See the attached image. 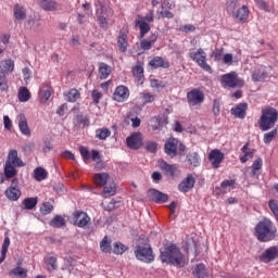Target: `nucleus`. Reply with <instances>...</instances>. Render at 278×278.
<instances>
[{
	"label": "nucleus",
	"mask_w": 278,
	"mask_h": 278,
	"mask_svg": "<svg viewBox=\"0 0 278 278\" xmlns=\"http://www.w3.org/2000/svg\"><path fill=\"white\" fill-rule=\"evenodd\" d=\"M17 122L21 134H23V136H31V129H29V124L27 123L25 114L21 113L17 115Z\"/></svg>",
	"instance_id": "19"
},
{
	"label": "nucleus",
	"mask_w": 278,
	"mask_h": 278,
	"mask_svg": "<svg viewBox=\"0 0 278 278\" xmlns=\"http://www.w3.org/2000/svg\"><path fill=\"white\" fill-rule=\"evenodd\" d=\"M135 256L139 262H144L146 264H151L155 261V255H153V249L149 243V238L139 237L138 243L135 248Z\"/></svg>",
	"instance_id": "3"
},
{
	"label": "nucleus",
	"mask_w": 278,
	"mask_h": 278,
	"mask_svg": "<svg viewBox=\"0 0 278 278\" xmlns=\"http://www.w3.org/2000/svg\"><path fill=\"white\" fill-rule=\"evenodd\" d=\"M8 249H10V238L5 237L1 248L0 264H3V262H5V255H8Z\"/></svg>",
	"instance_id": "46"
},
{
	"label": "nucleus",
	"mask_w": 278,
	"mask_h": 278,
	"mask_svg": "<svg viewBox=\"0 0 278 278\" xmlns=\"http://www.w3.org/2000/svg\"><path fill=\"white\" fill-rule=\"evenodd\" d=\"M241 152L243 153V155L240 156L241 164H247V162L253 160V156L255 155V149L249 148V143L241 148Z\"/></svg>",
	"instance_id": "26"
},
{
	"label": "nucleus",
	"mask_w": 278,
	"mask_h": 278,
	"mask_svg": "<svg viewBox=\"0 0 278 278\" xmlns=\"http://www.w3.org/2000/svg\"><path fill=\"white\" fill-rule=\"evenodd\" d=\"M197 182V180H194V177L192 175H188L186 177V179H184L179 186H178V190L180 192H190V190H192L194 188V184Z\"/></svg>",
	"instance_id": "17"
},
{
	"label": "nucleus",
	"mask_w": 278,
	"mask_h": 278,
	"mask_svg": "<svg viewBox=\"0 0 278 278\" xmlns=\"http://www.w3.org/2000/svg\"><path fill=\"white\" fill-rule=\"evenodd\" d=\"M103 98V93H101V91L94 89L91 93V99L93 101V103H96V105H98V103L101 101V99Z\"/></svg>",
	"instance_id": "58"
},
{
	"label": "nucleus",
	"mask_w": 278,
	"mask_h": 278,
	"mask_svg": "<svg viewBox=\"0 0 278 278\" xmlns=\"http://www.w3.org/2000/svg\"><path fill=\"white\" fill-rule=\"evenodd\" d=\"M187 160L191 166H199L201 164V157L199 156V153L191 152L188 154Z\"/></svg>",
	"instance_id": "44"
},
{
	"label": "nucleus",
	"mask_w": 278,
	"mask_h": 278,
	"mask_svg": "<svg viewBox=\"0 0 278 278\" xmlns=\"http://www.w3.org/2000/svg\"><path fill=\"white\" fill-rule=\"evenodd\" d=\"M164 149L169 157H177V155H185L186 153V146L173 137L165 141Z\"/></svg>",
	"instance_id": "5"
},
{
	"label": "nucleus",
	"mask_w": 278,
	"mask_h": 278,
	"mask_svg": "<svg viewBox=\"0 0 278 278\" xmlns=\"http://www.w3.org/2000/svg\"><path fill=\"white\" fill-rule=\"evenodd\" d=\"M262 166H264V161L262 157L256 159L252 164V174L255 177L257 175V170H262Z\"/></svg>",
	"instance_id": "50"
},
{
	"label": "nucleus",
	"mask_w": 278,
	"mask_h": 278,
	"mask_svg": "<svg viewBox=\"0 0 278 278\" xmlns=\"http://www.w3.org/2000/svg\"><path fill=\"white\" fill-rule=\"evenodd\" d=\"M157 166L168 177H177V175L179 174V168H177V165H170L166 163L164 160H159Z\"/></svg>",
	"instance_id": "14"
},
{
	"label": "nucleus",
	"mask_w": 278,
	"mask_h": 278,
	"mask_svg": "<svg viewBox=\"0 0 278 278\" xmlns=\"http://www.w3.org/2000/svg\"><path fill=\"white\" fill-rule=\"evenodd\" d=\"M74 224L77 227H87V225L90 223V217L88 214L84 211H76L73 214Z\"/></svg>",
	"instance_id": "15"
},
{
	"label": "nucleus",
	"mask_w": 278,
	"mask_h": 278,
	"mask_svg": "<svg viewBox=\"0 0 278 278\" xmlns=\"http://www.w3.org/2000/svg\"><path fill=\"white\" fill-rule=\"evenodd\" d=\"M148 194L154 203H166L168 201V195L165 193H162L155 189H150L148 191Z\"/></svg>",
	"instance_id": "22"
},
{
	"label": "nucleus",
	"mask_w": 278,
	"mask_h": 278,
	"mask_svg": "<svg viewBox=\"0 0 278 278\" xmlns=\"http://www.w3.org/2000/svg\"><path fill=\"white\" fill-rule=\"evenodd\" d=\"M112 176H110V174L106 172L96 173L92 176V181L97 188H103L104 186L110 184Z\"/></svg>",
	"instance_id": "12"
},
{
	"label": "nucleus",
	"mask_w": 278,
	"mask_h": 278,
	"mask_svg": "<svg viewBox=\"0 0 278 278\" xmlns=\"http://www.w3.org/2000/svg\"><path fill=\"white\" fill-rule=\"evenodd\" d=\"M142 99L144 103H153V101H155V96L150 92H143Z\"/></svg>",
	"instance_id": "61"
},
{
	"label": "nucleus",
	"mask_w": 278,
	"mask_h": 278,
	"mask_svg": "<svg viewBox=\"0 0 278 278\" xmlns=\"http://www.w3.org/2000/svg\"><path fill=\"white\" fill-rule=\"evenodd\" d=\"M98 24L101 29H109L110 25L108 24V17L105 15L98 16Z\"/></svg>",
	"instance_id": "55"
},
{
	"label": "nucleus",
	"mask_w": 278,
	"mask_h": 278,
	"mask_svg": "<svg viewBox=\"0 0 278 278\" xmlns=\"http://www.w3.org/2000/svg\"><path fill=\"white\" fill-rule=\"evenodd\" d=\"M79 153L85 162H88V160H91V154L88 148L80 146Z\"/></svg>",
	"instance_id": "54"
},
{
	"label": "nucleus",
	"mask_w": 278,
	"mask_h": 278,
	"mask_svg": "<svg viewBox=\"0 0 278 278\" xmlns=\"http://www.w3.org/2000/svg\"><path fill=\"white\" fill-rule=\"evenodd\" d=\"M269 210H271L274 216L276 217V220L278 219V203L277 200H270L269 203Z\"/></svg>",
	"instance_id": "56"
},
{
	"label": "nucleus",
	"mask_w": 278,
	"mask_h": 278,
	"mask_svg": "<svg viewBox=\"0 0 278 278\" xmlns=\"http://www.w3.org/2000/svg\"><path fill=\"white\" fill-rule=\"evenodd\" d=\"M189 58L206 73H210L211 75L214 73L212 66L207 64V53L205 50H203V48H199L197 51L189 52Z\"/></svg>",
	"instance_id": "7"
},
{
	"label": "nucleus",
	"mask_w": 278,
	"mask_h": 278,
	"mask_svg": "<svg viewBox=\"0 0 278 278\" xmlns=\"http://www.w3.org/2000/svg\"><path fill=\"white\" fill-rule=\"evenodd\" d=\"M135 25L140 29V38H144V36L151 31V26L148 22H144V20H136Z\"/></svg>",
	"instance_id": "31"
},
{
	"label": "nucleus",
	"mask_w": 278,
	"mask_h": 278,
	"mask_svg": "<svg viewBox=\"0 0 278 278\" xmlns=\"http://www.w3.org/2000/svg\"><path fill=\"white\" fill-rule=\"evenodd\" d=\"M12 73H14V60H2L0 62V90H8V77L5 75H10Z\"/></svg>",
	"instance_id": "6"
},
{
	"label": "nucleus",
	"mask_w": 278,
	"mask_h": 278,
	"mask_svg": "<svg viewBox=\"0 0 278 278\" xmlns=\"http://www.w3.org/2000/svg\"><path fill=\"white\" fill-rule=\"evenodd\" d=\"M278 255V248L277 247H270L261 255V262H264L265 264H268L275 260Z\"/></svg>",
	"instance_id": "20"
},
{
	"label": "nucleus",
	"mask_w": 278,
	"mask_h": 278,
	"mask_svg": "<svg viewBox=\"0 0 278 278\" xmlns=\"http://www.w3.org/2000/svg\"><path fill=\"white\" fill-rule=\"evenodd\" d=\"M249 105L247 103H240L233 109H231V114L237 118H245L247 117V109Z\"/></svg>",
	"instance_id": "29"
},
{
	"label": "nucleus",
	"mask_w": 278,
	"mask_h": 278,
	"mask_svg": "<svg viewBox=\"0 0 278 278\" xmlns=\"http://www.w3.org/2000/svg\"><path fill=\"white\" fill-rule=\"evenodd\" d=\"M14 16L16 21H25L27 14L25 13V8L16 4L14 7Z\"/></svg>",
	"instance_id": "43"
},
{
	"label": "nucleus",
	"mask_w": 278,
	"mask_h": 278,
	"mask_svg": "<svg viewBox=\"0 0 278 278\" xmlns=\"http://www.w3.org/2000/svg\"><path fill=\"white\" fill-rule=\"evenodd\" d=\"M43 262L47 266L48 273H53V270H58V256L53 254H48L45 256Z\"/></svg>",
	"instance_id": "25"
},
{
	"label": "nucleus",
	"mask_w": 278,
	"mask_h": 278,
	"mask_svg": "<svg viewBox=\"0 0 278 278\" xmlns=\"http://www.w3.org/2000/svg\"><path fill=\"white\" fill-rule=\"evenodd\" d=\"M4 175H5L7 179H12V177H15L16 176V166H14L10 163H5Z\"/></svg>",
	"instance_id": "45"
},
{
	"label": "nucleus",
	"mask_w": 278,
	"mask_h": 278,
	"mask_svg": "<svg viewBox=\"0 0 278 278\" xmlns=\"http://www.w3.org/2000/svg\"><path fill=\"white\" fill-rule=\"evenodd\" d=\"M146 149H147V151H149V153H155V151H157V142L148 141L146 143Z\"/></svg>",
	"instance_id": "59"
},
{
	"label": "nucleus",
	"mask_w": 278,
	"mask_h": 278,
	"mask_svg": "<svg viewBox=\"0 0 278 278\" xmlns=\"http://www.w3.org/2000/svg\"><path fill=\"white\" fill-rule=\"evenodd\" d=\"M3 125L7 131H12V119H10V116L8 115L3 116Z\"/></svg>",
	"instance_id": "63"
},
{
	"label": "nucleus",
	"mask_w": 278,
	"mask_h": 278,
	"mask_svg": "<svg viewBox=\"0 0 278 278\" xmlns=\"http://www.w3.org/2000/svg\"><path fill=\"white\" fill-rule=\"evenodd\" d=\"M161 262L172 264L177 268H184L186 266V256L177 245L170 244L161 250Z\"/></svg>",
	"instance_id": "1"
},
{
	"label": "nucleus",
	"mask_w": 278,
	"mask_h": 278,
	"mask_svg": "<svg viewBox=\"0 0 278 278\" xmlns=\"http://www.w3.org/2000/svg\"><path fill=\"white\" fill-rule=\"evenodd\" d=\"M23 203L25 210H34L38 205V198H26Z\"/></svg>",
	"instance_id": "47"
},
{
	"label": "nucleus",
	"mask_w": 278,
	"mask_h": 278,
	"mask_svg": "<svg viewBox=\"0 0 278 278\" xmlns=\"http://www.w3.org/2000/svg\"><path fill=\"white\" fill-rule=\"evenodd\" d=\"M219 81L223 88H242L244 86V80L238 77L236 72L222 75Z\"/></svg>",
	"instance_id": "8"
},
{
	"label": "nucleus",
	"mask_w": 278,
	"mask_h": 278,
	"mask_svg": "<svg viewBox=\"0 0 278 278\" xmlns=\"http://www.w3.org/2000/svg\"><path fill=\"white\" fill-rule=\"evenodd\" d=\"M250 14H251V11L249 10V7L242 5L237 10L233 16L235 18H238L239 23H247V21H249Z\"/></svg>",
	"instance_id": "24"
},
{
	"label": "nucleus",
	"mask_w": 278,
	"mask_h": 278,
	"mask_svg": "<svg viewBox=\"0 0 278 278\" xmlns=\"http://www.w3.org/2000/svg\"><path fill=\"white\" fill-rule=\"evenodd\" d=\"M103 190L101 191V197L103 199H110V197H114L116 194V182L114 180H109L106 185H104Z\"/></svg>",
	"instance_id": "18"
},
{
	"label": "nucleus",
	"mask_w": 278,
	"mask_h": 278,
	"mask_svg": "<svg viewBox=\"0 0 278 278\" xmlns=\"http://www.w3.org/2000/svg\"><path fill=\"white\" fill-rule=\"evenodd\" d=\"M149 65L152 68H170V62L162 56H154L150 60Z\"/></svg>",
	"instance_id": "21"
},
{
	"label": "nucleus",
	"mask_w": 278,
	"mask_h": 278,
	"mask_svg": "<svg viewBox=\"0 0 278 278\" xmlns=\"http://www.w3.org/2000/svg\"><path fill=\"white\" fill-rule=\"evenodd\" d=\"M129 30L125 27H123L119 30V35L117 37V47L122 53H125L127 51V47L129 46Z\"/></svg>",
	"instance_id": "13"
},
{
	"label": "nucleus",
	"mask_w": 278,
	"mask_h": 278,
	"mask_svg": "<svg viewBox=\"0 0 278 278\" xmlns=\"http://www.w3.org/2000/svg\"><path fill=\"white\" fill-rule=\"evenodd\" d=\"M39 7L48 12H54V10H58V3L52 0H40Z\"/></svg>",
	"instance_id": "37"
},
{
	"label": "nucleus",
	"mask_w": 278,
	"mask_h": 278,
	"mask_svg": "<svg viewBox=\"0 0 278 278\" xmlns=\"http://www.w3.org/2000/svg\"><path fill=\"white\" fill-rule=\"evenodd\" d=\"M213 114L215 116H218V114H220V101L216 99L213 101Z\"/></svg>",
	"instance_id": "64"
},
{
	"label": "nucleus",
	"mask_w": 278,
	"mask_h": 278,
	"mask_svg": "<svg viewBox=\"0 0 278 278\" xmlns=\"http://www.w3.org/2000/svg\"><path fill=\"white\" fill-rule=\"evenodd\" d=\"M187 101L190 108H197V105H201L205 101V93L200 89H192L187 93Z\"/></svg>",
	"instance_id": "9"
},
{
	"label": "nucleus",
	"mask_w": 278,
	"mask_h": 278,
	"mask_svg": "<svg viewBox=\"0 0 278 278\" xmlns=\"http://www.w3.org/2000/svg\"><path fill=\"white\" fill-rule=\"evenodd\" d=\"M222 60H223L224 64H227L228 66H231V64H233V54L226 53V54H224Z\"/></svg>",
	"instance_id": "62"
},
{
	"label": "nucleus",
	"mask_w": 278,
	"mask_h": 278,
	"mask_svg": "<svg viewBox=\"0 0 278 278\" xmlns=\"http://www.w3.org/2000/svg\"><path fill=\"white\" fill-rule=\"evenodd\" d=\"M268 79V72H266V67L264 65L258 66L252 73V81H264Z\"/></svg>",
	"instance_id": "23"
},
{
	"label": "nucleus",
	"mask_w": 278,
	"mask_h": 278,
	"mask_svg": "<svg viewBox=\"0 0 278 278\" xmlns=\"http://www.w3.org/2000/svg\"><path fill=\"white\" fill-rule=\"evenodd\" d=\"M126 144L129 149H140V147H142V134L135 132L131 136L127 137Z\"/></svg>",
	"instance_id": "16"
},
{
	"label": "nucleus",
	"mask_w": 278,
	"mask_h": 278,
	"mask_svg": "<svg viewBox=\"0 0 278 278\" xmlns=\"http://www.w3.org/2000/svg\"><path fill=\"white\" fill-rule=\"evenodd\" d=\"M7 164H11L13 166H24L23 161L18 159V152L16 150H10L8 154Z\"/></svg>",
	"instance_id": "28"
},
{
	"label": "nucleus",
	"mask_w": 278,
	"mask_h": 278,
	"mask_svg": "<svg viewBox=\"0 0 278 278\" xmlns=\"http://www.w3.org/2000/svg\"><path fill=\"white\" fill-rule=\"evenodd\" d=\"M278 121V111L273 106H265L261 111V117L258 119V127L261 131H268L273 129Z\"/></svg>",
	"instance_id": "4"
},
{
	"label": "nucleus",
	"mask_w": 278,
	"mask_h": 278,
	"mask_svg": "<svg viewBox=\"0 0 278 278\" xmlns=\"http://www.w3.org/2000/svg\"><path fill=\"white\" fill-rule=\"evenodd\" d=\"M53 212V204L51 202H43L40 207V213L43 216H47V214H51Z\"/></svg>",
	"instance_id": "52"
},
{
	"label": "nucleus",
	"mask_w": 278,
	"mask_h": 278,
	"mask_svg": "<svg viewBox=\"0 0 278 278\" xmlns=\"http://www.w3.org/2000/svg\"><path fill=\"white\" fill-rule=\"evenodd\" d=\"M151 127H152L153 131H157V129H160L162 127V118L153 117L151 119Z\"/></svg>",
	"instance_id": "57"
},
{
	"label": "nucleus",
	"mask_w": 278,
	"mask_h": 278,
	"mask_svg": "<svg viewBox=\"0 0 278 278\" xmlns=\"http://www.w3.org/2000/svg\"><path fill=\"white\" fill-rule=\"evenodd\" d=\"M224 161L225 154L220 150L214 149L208 153V162L212 165V168H220Z\"/></svg>",
	"instance_id": "10"
},
{
	"label": "nucleus",
	"mask_w": 278,
	"mask_h": 278,
	"mask_svg": "<svg viewBox=\"0 0 278 278\" xmlns=\"http://www.w3.org/2000/svg\"><path fill=\"white\" fill-rule=\"evenodd\" d=\"M129 88L125 85H119L115 88V91L113 93V101H116L117 103H125L127 99H129Z\"/></svg>",
	"instance_id": "11"
},
{
	"label": "nucleus",
	"mask_w": 278,
	"mask_h": 278,
	"mask_svg": "<svg viewBox=\"0 0 278 278\" xmlns=\"http://www.w3.org/2000/svg\"><path fill=\"white\" fill-rule=\"evenodd\" d=\"M132 75H134L137 84L144 83V67H142V65H140V64L135 65L132 67Z\"/></svg>",
	"instance_id": "30"
},
{
	"label": "nucleus",
	"mask_w": 278,
	"mask_h": 278,
	"mask_svg": "<svg viewBox=\"0 0 278 278\" xmlns=\"http://www.w3.org/2000/svg\"><path fill=\"white\" fill-rule=\"evenodd\" d=\"M40 103H47L51 99V87L48 84H43L39 90Z\"/></svg>",
	"instance_id": "27"
},
{
	"label": "nucleus",
	"mask_w": 278,
	"mask_h": 278,
	"mask_svg": "<svg viewBox=\"0 0 278 278\" xmlns=\"http://www.w3.org/2000/svg\"><path fill=\"white\" fill-rule=\"evenodd\" d=\"M100 251L102 253H112V240L105 236L100 242Z\"/></svg>",
	"instance_id": "39"
},
{
	"label": "nucleus",
	"mask_w": 278,
	"mask_h": 278,
	"mask_svg": "<svg viewBox=\"0 0 278 278\" xmlns=\"http://www.w3.org/2000/svg\"><path fill=\"white\" fill-rule=\"evenodd\" d=\"M193 277L197 278H206L208 277V271L207 268L205 267V265L203 263H200L198 265H195L193 271H192Z\"/></svg>",
	"instance_id": "33"
},
{
	"label": "nucleus",
	"mask_w": 278,
	"mask_h": 278,
	"mask_svg": "<svg viewBox=\"0 0 278 278\" xmlns=\"http://www.w3.org/2000/svg\"><path fill=\"white\" fill-rule=\"evenodd\" d=\"M34 177H35L36 181H45V179H47V177H49V173L42 167H37L34 170Z\"/></svg>",
	"instance_id": "40"
},
{
	"label": "nucleus",
	"mask_w": 278,
	"mask_h": 278,
	"mask_svg": "<svg viewBox=\"0 0 278 278\" xmlns=\"http://www.w3.org/2000/svg\"><path fill=\"white\" fill-rule=\"evenodd\" d=\"M9 275H13V277L18 278H27V269L21 266H17L9 271Z\"/></svg>",
	"instance_id": "42"
},
{
	"label": "nucleus",
	"mask_w": 278,
	"mask_h": 278,
	"mask_svg": "<svg viewBox=\"0 0 278 278\" xmlns=\"http://www.w3.org/2000/svg\"><path fill=\"white\" fill-rule=\"evenodd\" d=\"M223 190H225V192H227L228 188H233V186H236V180L230 179V180H224L220 184Z\"/></svg>",
	"instance_id": "60"
},
{
	"label": "nucleus",
	"mask_w": 278,
	"mask_h": 278,
	"mask_svg": "<svg viewBox=\"0 0 278 278\" xmlns=\"http://www.w3.org/2000/svg\"><path fill=\"white\" fill-rule=\"evenodd\" d=\"M17 97L21 103H27L31 99V92L27 87H20Z\"/></svg>",
	"instance_id": "35"
},
{
	"label": "nucleus",
	"mask_w": 278,
	"mask_h": 278,
	"mask_svg": "<svg viewBox=\"0 0 278 278\" xmlns=\"http://www.w3.org/2000/svg\"><path fill=\"white\" fill-rule=\"evenodd\" d=\"M155 42H157V35L152 34L150 36V39L141 40L140 47L143 51H151V48L153 47V45H155Z\"/></svg>",
	"instance_id": "32"
},
{
	"label": "nucleus",
	"mask_w": 278,
	"mask_h": 278,
	"mask_svg": "<svg viewBox=\"0 0 278 278\" xmlns=\"http://www.w3.org/2000/svg\"><path fill=\"white\" fill-rule=\"evenodd\" d=\"M112 73V67L106 63L99 64V77L100 79H108Z\"/></svg>",
	"instance_id": "36"
},
{
	"label": "nucleus",
	"mask_w": 278,
	"mask_h": 278,
	"mask_svg": "<svg viewBox=\"0 0 278 278\" xmlns=\"http://www.w3.org/2000/svg\"><path fill=\"white\" fill-rule=\"evenodd\" d=\"M127 251V247L121 242H115L113 244V253L115 255H123Z\"/></svg>",
	"instance_id": "49"
},
{
	"label": "nucleus",
	"mask_w": 278,
	"mask_h": 278,
	"mask_svg": "<svg viewBox=\"0 0 278 278\" xmlns=\"http://www.w3.org/2000/svg\"><path fill=\"white\" fill-rule=\"evenodd\" d=\"M67 101H70V103H75V101H77V99H79V97H81V93H79V90L77 89H71L67 94Z\"/></svg>",
	"instance_id": "48"
},
{
	"label": "nucleus",
	"mask_w": 278,
	"mask_h": 278,
	"mask_svg": "<svg viewBox=\"0 0 278 278\" xmlns=\"http://www.w3.org/2000/svg\"><path fill=\"white\" fill-rule=\"evenodd\" d=\"M5 197L9 198L10 201H18V199H21V190L18 187H10L5 190Z\"/></svg>",
	"instance_id": "34"
},
{
	"label": "nucleus",
	"mask_w": 278,
	"mask_h": 278,
	"mask_svg": "<svg viewBox=\"0 0 278 278\" xmlns=\"http://www.w3.org/2000/svg\"><path fill=\"white\" fill-rule=\"evenodd\" d=\"M225 49L223 48H216L212 54L211 58H214L215 62H220L224 58Z\"/></svg>",
	"instance_id": "51"
},
{
	"label": "nucleus",
	"mask_w": 278,
	"mask_h": 278,
	"mask_svg": "<svg viewBox=\"0 0 278 278\" xmlns=\"http://www.w3.org/2000/svg\"><path fill=\"white\" fill-rule=\"evenodd\" d=\"M275 136H277V129L266 132L263 138L264 143L270 144V142H273V140H275Z\"/></svg>",
	"instance_id": "53"
},
{
	"label": "nucleus",
	"mask_w": 278,
	"mask_h": 278,
	"mask_svg": "<svg viewBox=\"0 0 278 278\" xmlns=\"http://www.w3.org/2000/svg\"><path fill=\"white\" fill-rule=\"evenodd\" d=\"M49 225H50V227L60 229L62 227H66V219H64V217H62V215H56L50 220Z\"/></svg>",
	"instance_id": "38"
},
{
	"label": "nucleus",
	"mask_w": 278,
	"mask_h": 278,
	"mask_svg": "<svg viewBox=\"0 0 278 278\" xmlns=\"http://www.w3.org/2000/svg\"><path fill=\"white\" fill-rule=\"evenodd\" d=\"M112 136V130L110 128H98L96 130V138L98 140H106V138H110Z\"/></svg>",
	"instance_id": "41"
},
{
	"label": "nucleus",
	"mask_w": 278,
	"mask_h": 278,
	"mask_svg": "<svg viewBox=\"0 0 278 278\" xmlns=\"http://www.w3.org/2000/svg\"><path fill=\"white\" fill-rule=\"evenodd\" d=\"M255 238L258 242H271L277 238V227L270 219H264L255 226Z\"/></svg>",
	"instance_id": "2"
}]
</instances>
